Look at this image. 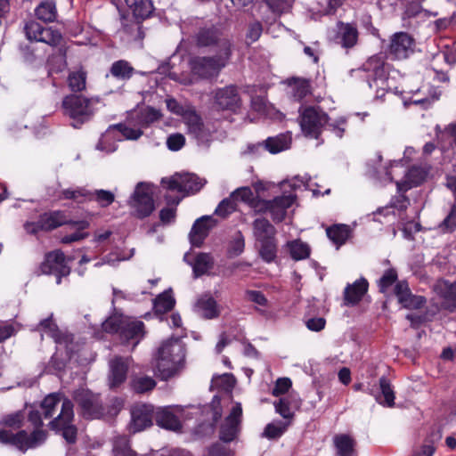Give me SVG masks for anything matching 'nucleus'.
Returning a JSON list of instances; mask_svg holds the SVG:
<instances>
[{"mask_svg": "<svg viewBox=\"0 0 456 456\" xmlns=\"http://www.w3.org/2000/svg\"><path fill=\"white\" fill-rule=\"evenodd\" d=\"M24 33L29 42H41L56 48V53L47 59L50 72L59 73L66 69L69 46L60 30L43 26L36 20H29L24 26Z\"/></svg>", "mask_w": 456, "mask_h": 456, "instance_id": "f257e3e1", "label": "nucleus"}, {"mask_svg": "<svg viewBox=\"0 0 456 456\" xmlns=\"http://www.w3.org/2000/svg\"><path fill=\"white\" fill-rule=\"evenodd\" d=\"M185 354L186 350L178 338L162 342L155 356V368L162 380H168L183 369Z\"/></svg>", "mask_w": 456, "mask_h": 456, "instance_id": "f03ea898", "label": "nucleus"}, {"mask_svg": "<svg viewBox=\"0 0 456 456\" xmlns=\"http://www.w3.org/2000/svg\"><path fill=\"white\" fill-rule=\"evenodd\" d=\"M100 103L97 97H86L81 94H69L61 102L63 114L71 119V126L80 128L89 122L96 111V105Z\"/></svg>", "mask_w": 456, "mask_h": 456, "instance_id": "7ed1b4c3", "label": "nucleus"}, {"mask_svg": "<svg viewBox=\"0 0 456 456\" xmlns=\"http://www.w3.org/2000/svg\"><path fill=\"white\" fill-rule=\"evenodd\" d=\"M145 325L142 321H132L122 314L110 316L103 323L102 330L116 334L123 345L136 346L145 335Z\"/></svg>", "mask_w": 456, "mask_h": 456, "instance_id": "20e7f679", "label": "nucleus"}, {"mask_svg": "<svg viewBox=\"0 0 456 456\" xmlns=\"http://www.w3.org/2000/svg\"><path fill=\"white\" fill-rule=\"evenodd\" d=\"M194 41L199 48H208L217 54L233 55L232 37L220 26L211 25L200 28L194 36Z\"/></svg>", "mask_w": 456, "mask_h": 456, "instance_id": "39448f33", "label": "nucleus"}, {"mask_svg": "<svg viewBox=\"0 0 456 456\" xmlns=\"http://www.w3.org/2000/svg\"><path fill=\"white\" fill-rule=\"evenodd\" d=\"M232 56L214 53L208 56H195L189 65L192 75L200 79L212 80L219 77L221 71L231 62Z\"/></svg>", "mask_w": 456, "mask_h": 456, "instance_id": "423d86ee", "label": "nucleus"}, {"mask_svg": "<svg viewBox=\"0 0 456 456\" xmlns=\"http://www.w3.org/2000/svg\"><path fill=\"white\" fill-rule=\"evenodd\" d=\"M74 403L68 398H65L61 403V409L59 415L53 418L49 428L56 433H61L65 441L73 444L77 439V428L73 424L74 421Z\"/></svg>", "mask_w": 456, "mask_h": 456, "instance_id": "0eeeda50", "label": "nucleus"}, {"mask_svg": "<svg viewBox=\"0 0 456 456\" xmlns=\"http://www.w3.org/2000/svg\"><path fill=\"white\" fill-rule=\"evenodd\" d=\"M77 413L85 419H96L104 415L101 395L87 388H78L73 393Z\"/></svg>", "mask_w": 456, "mask_h": 456, "instance_id": "6e6552de", "label": "nucleus"}, {"mask_svg": "<svg viewBox=\"0 0 456 456\" xmlns=\"http://www.w3.org/2000/svg\"><path fill=\"white\" fill-rule=\"evenodd\" d=\"M329 115L319 107L308 106L300 112L299 124L306 138L320 140Z\"/></svg>", "mask_w": 456, "mask_h": 456, "instance_id": "1a4fd4ad", "label": "nucleus"}, {"mask_svg": "<svg viewBox=\"0 0 456 456\" xmlns=\"http://www.w3.org/2000/svg\"><path fill=\"white\" fill-rule=\"evenodd\" d=\"M67 224L69 222L65 211L49 210L40 214L37 221H27L23 226L27 233L37 235L40 232H52Z\"/></svg>", "mask_w": 456, "mask_h": 456, "instance_id": "9d476101", "label": "nucleus"}, {"mask_svg": "<svg viewBox=\"0 0 456 456\" xmlns=\"http://www.w3.org/2000/svg\"><path fill=\"white\" fill-rule=\"evenodd\" d=\"M39 270L42 274L54 275L58 285L61 283L62 277L69 276L71 272L67 265L65 254L61 249L46 252Z\"/></svg>", "mask_w": 456, "mask_h": 456, "instance_id": "9b49d317", "label": "nucleus"}, {"mask_svg": "<svg viewBox=\"0 0 456 456\" xmlns=\"http://www.w3.org/2000/svg\"><path fill=\"white\" fill-rule=\"evenodd\" d=\"M130 207L134 210V216L144 219L155 210V202L152 192L145 183H139L129 201Z\"/></svg>", "mask_w": 456, "mask_h": 456, "instance_id": "f8f14e48", "label": "nucleus"}, {"mask_svg": "<svg viewBox=\"0 0 456 456\" xmlns=\"http://www.w3.org/2000/svg\"><path fill=\"white\" fill-rule=\"evenodd\" d=\"M242 407L240 403H236L228 416L220 424L218 429V437L223 443H231L234 441L241 429Z\"/></svg>", "mask_w": 456, "mask_h": 456, "instance_id": "ddd939ff", "label": "nucleus"}, {"mask_svg": "<svg viewBox=\"0 0 456 456\" xmlns=\"http://www.w3.org/2000/svg\"><path fill=\"white\" fill-rule=\"evenodd\" d=\"M214 105L218 110L237 112L241 106L239 87L236 85H229L216 89L214 92Z\"/></svg>", "mask_w": 456, "mask_h": 456, "instance_id": "4468645a", "label": "nucleus"}, {"mask_svg": "<svg viewBox=\"0 0 456 456\" xmlns=\"http://www.w3.org/2000/svg\"><path fill=\"white\" fill-rule=\"evenodd\" d=\"M415 40L407 32H396L391 38L387 54L391 60H403L414 51Z\"/></svg>", "mask_w": 456, "mask_h": 456, "instance_id": "2eb2a0df", "label": "nucleus"}, {"mask_svg": "<svg viewBox=\"0 0 456 456\" xmlns=\"http://www.w3.org/2000/svg\"><path fill=\"white\" fill-rule=\"evenodd\" d=\"M188 134L194 138L199 145L207 144L211 138V133L206 127L201 117L196 110H187L183 114Z\"/></svg>", "mask_w": 456, "mask_h": 456, "instance_id": "dca6fc26", "label": "nucleus"}, {"mask_svg": "<svg viewBox=\"0 0 456 456\" xmlns=\"http://www.w3.org/2000/svg\"><path fill=\"white\" fill-rule=\"evenodd\" d=\"M154 420V405L141 403L131 409L130 431L137 433L151 427Z\"/></svg>", "mask_w": 456, "mask_h": 456, "instance_id": "f3484780", "label": "nucleus"}, {"mask_svg": "<svg viewBox=\"0 0 456 456\" xmlns=\"http://www.w3.org/2000/svg\"><path fill=\"white\" fill-rule=\"evenodd\" d=\"M74 338H75L73 337L70 343L68 342L56 344V351L53 354L49 362L50 369H53L54 371L57 372H61L65 370L68 362L74 356V354L79 349L78 344L75 342Z\"/></svg>", "mask_w": 456, "mask_h": 456, "instance_id": "a211bd4d", "label": "nucleus"}, {"mask_svg": "<svg viewBox=\"0 0 456 456\" xmlns=\"http://www.w3.org/2000/svg\"><path fill=\"white\" fill-rule=\"evenodd\" d=\"M138 17L128 12H120L121 28L118 32L124 34L126 40L137 41L144 38V31L142 29V22Z\"/></svg>", "mask_w": 456, "mask_h": 456, "instance_id": "6ab92c4d", "label": "nucleus"}, {"mask_svg": "<svg viewBox=\"0 0 456 456\" xmlns=\"http://www.w3.org/2000/svg\"><path fill=\"white\" fill-rule=\"evenodd\" d=\"M214 225L215 220L210 216H203L196 219L189 233L191 244L200 248Z\"/></svg>", "mask_w": 456, "mask_h": 456, "instance_id": "aec40b11", "label": "nucleus"}, {"mask_svg": "<svg viewBox=\"0 0 456 456\" xmlns=\"http://www.w3.org/2000/svg\"><path fill=\"white\" fill-rule=\"evenodd\" d=\"M295 194L280 195L271 200L269 214L275 224L283 222L287 216L288 209L294 204Z\"/></svg>", "mask_w": 456, "mask_h": 456, "instance_id": "412c9836", "label": "nucleus"}, {"mask_svg": "<svg viewBox=\"0 0 456 456\" xmlns=\"http://www.w3.org/2000/svg\"><path fill=\"white\" fill-rule=\"evenodd\" d=\"M154 420L159 427L167 430L178 431L182 428V423L172 406H154Z\"/></svg>", "mask_w": 456, "mask_h": 456, "instance_id": "4be33fe9", "label": "nucleus"}, {"mask_svg": "<svg viewBox=\"0 0 456 456\" xmlns=\"http://www.w3.org/2000/svg\"><path fill=\"white\" fill-rule=\"evenodd\" d=\"M362 70L367 72L369 78L373 82L384 81L388 75L386 68L385 55L380 53L370 56L362 66Z\"/></svg>", "mask_w": 456, "mask_h": 456, "instance_id": "5701e85b", "label": "nucleus"}, {"mask_svg": "<svg viewBox=\"0 0 456 456\" xmlns=\"http://www.w3.org/2000/svg\"><path fill=\"white\" fill-rule=\"evenodd\" d=\"M369 282L362 277L356 280L353 284H347L344 290V301L346 305H355L359 304L368 292Z\"/></svg>", "mask_w": 456, "mask_h": 456, "instance_id": "b1692460", "label": "nucleus"}, {"mask_svg": "<svg viewBox=\"0 0 456 456\" xmlns=\"http://www.w3.org/2000/svg\"><path fill=\"white\" fill-rule=\"evenodd\" d=\"M194 311L207 320L217 318L220 314L217 303L210 294H203L198 298Z\"/></svg>", "mask_w": 456, "mask_h": 456, "instance_id": "393cba45", "label": "nucleus"}, {"mask_svg": "<svg viewBox=\"0 0 456 456\" xmlns=\"http://www.w3.org/2000/svg\"><path fill=\"white\" fill-rule=\"evenodd\" d=\"M110 388H117L126 379L128 364L123 358L116 357L110 362Z\"/></svg>", "mask_w": 456, "mask_h": 456, "instance_id": "a878e982", "label": "nucleus"}, {"mask_svg": "<svg viewBox=\"0 0 456 456\" xmlns=\"http://www.w3.org/2000/svg\"><path fill=\"white\" fill-rule=\"evenodd\" d=\"M252 228L254 237L258 243L276 239V228L265 217L255 219Z\"/></svg>", "mask_w": 456, "mask_h": 456, "instance_id": "bb28decb", "label": "nucleus"}, {"mask_svg": "<svg viewBox=\"0 0 456 456\" xmlns=\"http://www.w3.org/2000/svg\"><path fill=\"white\" fill-rule=\"evenodd\" d=\"M338 27L337 39L338 43L346 49L354 47L357 44L359 37L356 26L353 23L339 21Z\"/></svg>", "mask_w": 456, "mask_h": 456, "instance_id": "cd10ccee", "label": "nucleus"}, {"mask_svg": "<svg viewBox=\"0 0 456 456\" xmlns=\"http://www.w3.org/2000/svg\"><path fill=\"white\" fill-rule=\"evenodd\" d=\"M336 456H358L356 441L347 434H338L333 437Z\"/></svg>", "mask_w": 456, "mask_h": 456, "instance_id": "c85d7f7f", "label": "nucleus"}, {"mask_svg": "<svg viewBox=\"0 0 456 456\" xmlns=\"http://www.w3.org/2000/svg\"><path fill=\"white\" fill-rule=\"evenodd\" d=\"M39 326L56 344L70 343L74 337L72 333L60 330L57 324L53 322L51 318L42 320L39 322Z\"/></svg>", "mask_w": 456, "mask_h": 456, "instance_id": "c756f323", "label": "nucleus"}, {"mask_svg": "<svg viewBox=\"0 0 456 456\" xmlns=\"http://www.w3.org/2000/svg\"><path fill=\"white\" fill-rule=\"evenodd\" d=\"M445 186L452 192L454 203L451 208L449 215L443 221L442 225L447 232H453L456 229V175H447L445 177Z\"/></svg>", "mask_w": 456, "mask_h": 456, "instance_id": "7c9ffc66", "label": "nucleus"}, {"mask_svg": "<svg viewBox=\"0 0 456 456\" xmlns=\"http://www.w3.org/2000/svg\"><path fill=\"white\" fill-rule=\"evenodd\" d=\"M287 84L291 87V95L296 102H301L312 93L309 79L293 77L287 79Z\"/></svg>", "mask_w": 456, "mask_h": 456, "instance_id": "2f4dec72", "label": "nucleus"}, {"mask_svg": "<svg viewBox=\"0 0 456 456\" xmlns=\"http://www.w3.org/2000/svg\"><path fill=\"white\" fill-rule=\"evenodd\" d=\"M125 3L134 17L141 20L149 19L155 11L152 0H125Z\"/></svg>", "mask_w": 456, "mask_h": 456, "instance_id": "473e14b6", "label": "nucleus"}, {"mask_svg": "<svg viewBox=\"0 0 456 456\" xmlns=\"http://www.w3.org/2000/svg\"><path fill=\"white\" fill-rule=\"evenodd\" d=\"M134 73V68L126 60H118L114 61L109 69V74L119 81L129 80L133 77Z\"/></svg>", "mask_w": 456, "mask_h": 456, "instance_id": "72a5a7b5", "label": "nucleus"}, {"mask_svg": "<svg viewBox=\"0 0 456 456\" xmlns=\"http://www.w3.org/2000/svg\"><path fill=\"white\" fill-rule=\"evenodd\" d=\"M326 234L338 248L348 240L350 236V228L348 225L343 224H332L326 229Z\"/></svg>", "mask_w": 456, "mask_h": 456, "instance_id": "f704fd0d", "label": "nucleus"}, {"mask_svg": "<svg viewBox=\"0 0 456 456\" xmlns=\"http://www.w3.org/2000/svg\"><path fill=\"white\" fill-rule=\"evenodd\" d=\"M191 266L194 277H201L213 268L214 258L210 253L200 252L195 256Z\"/></svg>", "mask_w": 456, "mask_h": 456, "instance_id": "c9c22d12", "label": "nucleus"}, {"mask_svg": "<svg viewBox=\"0 0 456 456\" xmlns=\"http://www.w3.org/2000/svg\"><path fill=\"white\" fill-rule=\"evenodd\" d=\"M291 138L284 134L268 137L263 142L265 149L272 154H277L289 148Z\"/></svg>", "mask_w": 456, "mask_h": 456, "instance_id": "e433bc0d", "label": "nucleus"}, {"mask_svg": "<svg viewBox=\"0 0 456 456\" xmlns=\"http://www.w3.org/2000/svg\"><path fill=\"white\" fill-rule=\"evenodd\" d=\"M27 440V432L20 430L13 434L11 430L0 429V443L15 446L19 450L24 451V444Z\"/></svg>", "mask_w": 456, "mask_h": 456, "instance_id": "4c0bfd02", "label": "nucleus"}, {"mask_svg": "<svg viewBox=\"0 0 456 456\" xmlns=\"http://www.w3.org/2000/svg\"><path fill=\"white\" fill-rule=\"evenodd\" d=\"M175 305L171 290H166L157 296L153 301V309L156 314H165L173 310Z\"/></svg>", "mask_w": 456, "mask_h": 456, "instance_id": "58836bf2", "label": "nucleus"}, {"mask_svg": "<svg viewBox=\"0 0 456 456\" xmlns=\"http://www.w3.org/2000/svg\"><path fill=\"white\" fill-rule=\"evenodd\" d=\"M440 297L444 309L450 312L456 310V282L444 281L440 289Z\"/></svg>", "mask_w": 456, "mask_h": 456, "instance_id": "ea45409f", "label": "nucleus"}, {"mask_svg": "<svg viewBox=\"0 0 456 456\" xmlns=\"http://www.w3.org/2000/svg\"><path fill=\"white\" fill-rule=\"evenodd\" d=\"M161 118L159 110L153 107L147 106L136 112L135 120L142 127H148Z\"/></svg>", "mask_w": 456, "mask_h": 456, "instance_id": "a19ab883", "label": "nucleus"}, {"mask_svg": "<svg viewBox=\"0 0 456 456\" xmlns=\"http://www.w3.org/2000/svg\"><path fill=\"white\" fill-rule=\"evenodd\" d=\"M70 225L76 226L77 231L71 234L65 235L61 239L62 244H70L75 241H79L88 237V232L84 230L89 227V223L86 220L73 221L69 220Z\"/></svg>", "mask_w": 456, "mask_h": 456, "instance_id": "79ce46f5", "label": "nucleus"}, {"mask_svg": "<svg viewBox=\"0 0 456 456\" xmlns=\"http://www.w3.org/2000/svg\"><path fill=\"white\" fill-rule=\"evenodd\" d=\"M156 386V380L150 376H135L131 379V388L136 394L148 393L153 390Z\"/></svg>", "mask_w": 456, "mask_h": 456, "instance_id": "37998d69", "label": "nucleus"}, {"mask_svg": "<svg viewBox=\"0 0 456 456\" xmlns=\"http://www.w3.org/2000/svg\"><path fill=\"white\" fill-rule=\"evenodd\" d=\"M87 73L84 69L72 71L68 76V86L73 94L81 93L86 87Z\"/></svg>", "mask_w": 456, "mask_h": 456, "instance_id": "c03bdc74", "label": "nucleus"}, {"mask_svg": "<svg viewBox=\"0 0 456 456\" xmlns=\"http://www.w3.org/2000/svg\"><path fill=\"white\" fill-rule=\"evenodd\" d=\"M35 15L45 22H52L56 19L57 9L53 1L42 2L35 10Z\"/></svg>", "mask_w": 456, "mask_h": 456, "instance_id": "a18cd8bd", "label": "nucleus"}, {"mask_svg": "<svg viewBox=\"0 0 456 456\" xmlns=\"http://www.w3.org/2000/svg\"><path fill=\"white\" fill-rule=\"evenodd\" d=\"M115 200V195L110 191L99 189L88 190L87 201H96L101 208H108Z\"/></svg>", "mask_w": 456, "mask_h": 456, "instance_id": "49530a36", "label": "nucleus"}, {"mask_svg": "<svg viewBox=\"0 0 456 456\" xmlns=\"http://www.w3.org/2000/svg\"><path fill=\"white\" fill-rule=\"evenodd\" d=\"M289 254L292 259L298 261L308 258L311 253L309 245L299 240H295L288 243Z\"/></svg>", "mask_w": 456, "mask_h": 456, "instance_id": "de8ad7c7", "label": "nucleus"}, {"mask_svg": "<svg viewBox=\"0 0 456 456\" xmlns=\"http://www.w3.org/2000/svg\"><path fill=\"white\" fill-rule=\"evenodd\" d=\"M258 254L265 263H272L277 257V240H266L259 243Z\"/></svg>", "mask_w": 456, "mask_h": 456, "instance_id": "09e8293b", "label": "nucleus"}, {"mask_svg": "<svg viewBox=\"0 0 456 456\" xmlns=\"http://www.w3.org/2000/svg\"><path fill=\"white\" fill-rule=\"evenodd\" d=\"M60 402L61 398L58 394H50L44 398L40 404V407L43 411L44 419L53 418Z\"/></svg>", "mask_w": 456, "mask_h": 456, "instance_id": "8fccbe9b", "label": "nucleus"}, {"mask_svg": "<svg viewBox=\"0 0 456 456\" xmlns=\"http://www.w3.org/2000/svg\"><path fill=\"white\" fill-rule=\"evenodd\" d=\"M379 384L381 394L384 397V402H379V403L387 407H393L395 405V396L390 380L387 377L382 376L379 380Z\"/></svg>", "mask_w": 456, "mask_h": 456, "instance_id": "3c124183", "label": "nucleus"}, {"mask_svg": "<svg viewBox=\"0 0 456 456\" xmlns=\"http://www.w3.org/2000/svg\"><path fill=\"white\" fill-rule=\"evenodd\" d=\"M88 190L84 187H77L76 189H65L61 191V200H72L81 204L87 201Z\"/></svg>", "mask_w": 456, "mask_h": 456, "instance_id": "603ef678", "label": "nucleus"}, {"mask_svg": "<svg viewBox=\"0 0 456 456\" xmlns=\"http://www.w3.org/2000/svg\"><path fill=\"white\" fill-rule=\"evenodd\" d=\"M397 280L398 273L395 268L392 267L386 270L378 281L379 292L385 294Z\"/></svg>", "mask_w": 456, "mask_h": 456, "instance_id": "864d4df0", "label": "nucleus"}, {"mask_svg": "<svg viewBox=\"0 0 456 456\" xmlns=\"http://www.w3.org/2000/svg\"><path fill=\"white\" fill-rule=\"evenodd\" d=\"M184 192H198L204 185L201 179L194 174H185L182 175Z\"/></svg>", "mask_w": 456, "mask_h": 456, "instance_id": "5fc2aeb1", "label": "nucleus"}, {"mask_svg": "<svg viewBox=\"0 0 456 456\" xmlns=\"http://www.w3.org/2000/svg\"><path fill=\"white\" fill-rule=\"evenodd\" d=\"M245 249V239L240 231H237L234 237L230 242L227 253L230 256H238L243 253Z\"/></svg>", "mask_w": 456, "mask_h": 456, "instance_id": "6e6d98bb", "label": "nucleus"}, {"mask_svg": "<svg viewBox=\"0 0 456 456\" xmlns=\"http://www.w3.org/2000/svg\"><path fill=\"white\" fill-rule=\"evenodd\" d=\"M428 172L425 168L421 167L412 166L409 168L406 178L411 183V185L419 186L427 178Z\"/></svg>", "mask_w": 456, "mask_h": 456, "instance_id": "4d7b16f0", "label": "nucleus"}, {"mask_svg": "<svg viewBox=\"0 0 456 456\" xmlns=\"http://www.w3.org/2000/svg\"><path fill=\"white\" fill-rule=\"evenodd\" d=\"M237 208V204L233 198H225L217 205L215 214L220 217L226 218L232 214Z\"/></svg>", "mask_w": 456, "mask_h": 456, "instance_id": "13d9d810", "label": "nucleus"}, {"mask_svg": "<svg viewBox=\"0 0 456 456\" xmlns=\"http://www.w3.org/2000/svg\"><path fill=\"white\" fill-rule=\"evenodd\" d=\"M394 293L398 299V302L403 305L407 298L411 294L409 283L406 280L398 281L394 288Z\"/></svg>", "mask_w": 456, "mask_h": 456, "instance_id": "bf43d9fd", "label": "nucleus"}, {"mask_svg": "<svg viewBox=\"0 0 456 456\" xmlns=\"http://www.w3.org/2000/svg\"><path fill=\"white\" fill-rule=\"evenodd\" d=\"M114 456H137L126 439H120L115 442L113 446Z\"/></svg>", "mask_w": 456, "mask_h": 456, "instance_id": "052dcab7", "label": "nucleus"}, {"mask_svg": "<svg viewBox=\"0 0 456 456\" xmlns=\"http://www.w3.org/2000/svg\"><path fill=\"white\" fill-rule=\"evenodd\" d=\"M231 197L233 198V200H240L246 204L250 206L251 202L254 200L256 196L254 195L253 191L249 187H240L236 189L232 194Z\"/></svg>", "mask_w": 456, "mask_h": 456, "instance_id": "680f3d73", "label": "nucleus"}, {"mask_svg": "<svg viewBox=\"0 0 456 456\" xmlns=\"http://www.w3.org/2000/svg\"><path fill=\"white\" fill-rule=\"evenodd\" d=\"M114 128L128 140H137L142 135V131L141 129L130 127L123 123L115 125Z\"/></svg>", "mask_w": 456, "mask_h": 456, "instance_id": "e2e57ef3", "label": "nucleus"}, {"mask_svg": "<svg viewBox=\"0 0 456 456\" xmlns=\"http://www.w3.org/2000/svg\"><path fill=\"white\" fill-rule=\"evenodd\" d=\"M263 32V25L259 21H255L253 23H250L246 34V43L247 45H251L255 42H256Z\"/></svg>", "mask_w": 456, "mask_h": 456, "instance_id": "0e129e2a", "label": "nucleus"}, {"mask_svg": "<svg viewBox=\"0 0 456 456\" xmlns=\"http://www.w3.org/2000/svg\"><path fill=\"white\" fill-rule=\"evenodd\" d=\"M46 438V432L41 428H36L30 436L27 434V440L24 444V450L34 447L38 444L44 442Z\"/></svg>", "mask_w": 456, "mask_h": 456, "instance_id": "69168bd1", "label": "nucleus"}, {"mask_svg": "<svg viewBox=\"0 0 456 456\" xmlns=\"http://www.w3.org/2000/svg\"><path fill=\"white\" fill-rule=\"evenodd\" d=\"M263 2L268 6L272 12L278 15L288 12L290 8L288 0H263Z\"/></svg>", "mask_w": 456, "mask_h": 456, "instance_id": "338daca9", "label": "nucleus"}, {"mask_svg": "<svg viewBox=\"0 0 456 456\" xmlns=\"http://www.w3.org/2000/svg\"><path fill=\"white\" fill-rule=\"evenodd\" d=\"M346 125H347L346 118L340 117L331 123H330L328 121V124L326 126H328L329 130H330L332 133H334L337 137L342 138L346 132Z\"/></svg>", "mask_w": 456, "mask_h": 456, "instance_id": "774afa93", "label": "nucleus"}]
</instances>
